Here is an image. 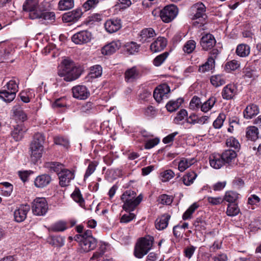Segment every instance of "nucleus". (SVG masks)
Returning <instances> with one entry per match:
<instances>
[{
  "label": "nucleus",
  "mask_w": 261,
  "mask_h": 261,
  "mask_svg": "<svg viewBox=\"0 0 261 261\" xmlns=\"http://www.w3.org/2000/svg\"><path fill=\"white\" fill-rule=\"evenodd\" d=\"M23 9L29 12V17L32 19H55V13L46 11L44 5L39 4L38 0H27L23 5Z\"/></svg>",
  "instance_id": "nucleus-1"
},
{
  "label": "nucleus",
  "mask_w": 261,
  "mask_h": 261,
  "mask_svg": "<svg viewBox=\"0 0 261 261\" xmlns=\"http://www.w3.org/2000/svg\"><path fill=\"white\" fill-rule=\"evenodd\" d=\"M58 75L63 77L64 81L71 82L78 79L81 74V69L75 66L74 63L68 59H64L59 67Z\"/></svg>",
  "instance_id": "nucleus-2"
},
{
  "label": "nucleus",
  "mask_w": 261,
  "mask_h": 261,
  "mask_svg": "<svg viewBox=\"0 0 261 261\" xmlns=\"http://www.w3.org/2000/svg\"><path fill=\"white\" fill-rule=\"evenodd\" d=\"M44 137L41 133H36L33 138L30 147L31 161L36 163L41 159L44 152Z\"/></svg>",
  "instance_id": "nucleus-3"
},
{
  "label": "nucleus",
  "mask_w": 261,
  "mask_h": 261,
  "mask_svg": "<svg viewBox=\"0 0 261 261\" xmlns=\"http://www.w3.org/2000/svg\"><path fill=\"white\" fill-rule=\"evenodd\" d=\"M192 10L194 14L191 19L193 20V25L197 28L203 27L205 24L206 18L205 5L202 3H197L193 6Z\"/></svg>",
  "instance_id": "nucleus-4"
},
{
  "label": "nucleus",
  "mask_w": 261,
  "mask_h": 261,
  "mask_svg": "<svg viewBox=\"0 0 261 261\" xmlns=\"http://www.w3.org/2000/svg\"><path fill=\"white\" fill-rule=\"evenodd\" d=\"M154 241L153 237L147 236L141 238L137 243L134 254L139 258H141L151 249Z\"/></svg>",
  "instance_id": "nucleus-5"
},
{
  "label": "nucleus",
  "mask_w": 261,
  "mask_h": 261,
  "mask_svg": "<svg viewBox=\"0 0 261 261\" xmlns=\"http://www.w3.org/2000/svg\"><path fill=\"white\" fill-rule=\"evenodd\" d=\"M4 88L5 89L0 91V98L10 102L15 98L18 91V83L15 80H10Z\"/></svg>",
  "instance_id": "nucleus-6"
},
{
  "label": "nucleus",
  "mask_w": 261,
  "mask_h": 261,
  "mask_svg": "<svg viewBox=\"0 0 261 261\" xmlns=\"http://www.w3.org/2000/svg\"><path fill=\"white\" fill-rule=\"evenodd\" d=\"M135 193L132 191H126L121 196V199L124 202L123 208L125 211H133L140 203L142 199L141 195L134 199Z\"/></svg>",
  "instance_id": "nucleus-7"
},
{
  "label": "nucleus",
  "mask_w": 261,
  "mask_h": 261,
  "mask_svg": "<svg viewBox=\"0 0 261 261\" xmlns=\"http://www.w3.org/2000/svg\"><path fill=\"white\" fill-rule=\"evenodd\" d=\"M32 210L36 216H43L48 211V204L45 198L38 197L32 202Z\"/></svg>",
  "instance_id": "nucleus-8"
},
{
  "label": "nucleus",
  "mask_w": 261,
  "mask_h": 261,
  "mask_svg": "<svg viewBox=\"0 0 261 261\" xmlns=\"http://www.w3.org/2000/svg\"><path fill=\"white\" fill-rule=\"evenodd\" d=\"M178 13V9L174 5L166 6L160 11V17L162 20L166 23L171 21L176 16Z\"/></svg>",
  "instance_id": "nucleus-9"
},
{
  "label": "nucleus",
  "mask_w": 261,
  "mask_h": 261,
  "mask_svg": "<svg viewBox=\"0 0 261 261\" xmlns=\"http://www.w3.org/2000/svg\"><path fill=\"white\" fill-rule=\"evenodd\" d=\"M170 91V88L167 84L160 85L154 90L153 97L157 102H160L164 98H167V95Z\"/></svg>",
  "instance_id": "nucleus-10"
},
{
  "label": "nucleus",
  "mask_w": 261,
  "mask_h": 261,
  "mask_svg": "<svg viewBox=\"0 0 261 261\" xmlns=\"http://www.w3.org/2000/svg\"><path fill=\"white\" fill-rule=\"evenodd\" d=\"M92 35L87 31H82L74 34L72 37V41L76 44H83L90 41Z\"/></svg>",
  "instance_id": "nucleus-11"
},
{
  "label": "nucleus",
  "mask_w": 261,
  "mask_h": 261,
  "mask_svg": "<svg viewBox=\"0 0 261 261\" xmlns=\"http://www.w3.org/2000/svg\"><path fill=\"white\" fill-rule=\"evenodd\" d=\"M30 210L28 204H22L18 207L14 212V218L16 222H23L27 218V214Z\"/></svg>",
  "instance_id": "nucleus-12"
},
{
  "label": "nucleus",
  "mask_w": 261,
  "mask_h": 261,
  "mask_svg": "<svg viewBox=\"0 0 261 261\" xmlns=\"http://www.w3.org/2000/svg\"><path fill=\"white\" fill-rule=\"evenodd\" d=\"M200 43L203 50H208L215 45L216 40L212 34L206 33L202 36Z\"/></svg>",
  "instance_id": "nucleus-13"
},
{
  "label": "nucleus",
  "mask_w": 261,
  "mask_h": 261,
  "mask_svg": "<svg viewBox=\"0 0 261 261\" xmlns=\"http://www.w3.org/2000/svg\"><path fill=\"white\" fill-rule=\"evenodd\" d=\"M237 93V87L234 84H229L223 88L221 95L224 99L230 100L233 99Z\"/></svg>",
  "instance_id": "nucleus-14"
},
{
  "label": "nucleus",
  "mask_w": 261,
  "mask_h": 261,
  "mask_svg": "<svg viewBox=\"0 0 261 261\" xmlns=\"http://www.w3.org/2000/svg\"><path fill=\"white\" fill-rule=\"evenodd\" d=\"M73 96L79 99H86L90 95V92L85 86L77 85L72 89Z\"/></svg>",
  "instance_id": "nucleus-15"
},
{
  "label": "nucleus",
  "mask_w": 261,
  "mask_h": 261,
  "mask_svg": "<svg viewBox=\"0 0 261 261\" xmlns=\"http://www.w3.org/2000/svg\"><path fill=\"white\" fill-rule=\"evenodd\" d=\"M80 246L81 250L88 252L94 249L97 246V240L94 237L81 240Z\"/></svg>",
  "instance_id": "nucleus-16"
},
{
  "label": "nucleus",
  "mask_w": 261,
  "mask_h": 261,
  "mask_svg": "<svg viewBox=\"0 0 261 261\" xmlns=\"http://www.w3.org/2000/svg\"><path fill=\"white\" fill-rule=\"evenodd\" d=\"M59 177L60 186L64 187L69 185L70 181L74 179V174L72 171L66 169L65 170H63L62 172H60Z\"/></svg>",
  "instance_id": "nucleus-17"
},
{
  "label": "nucleus",
  "mask_w": 261,
  "mask_h": 261,
  "mask_svg": "<svg viewBox=\"0 0 261 261\" xmlns=\"http://www.w3.org/2000/svg\"><path fill=\"white\" fill-rule=\"evenodd\" d=\"M167 44L166 39L163 37H158L150 45V49L152 53L163 50Z\"/></svg>",
  "instance_id": "nucleus-18"
},
{
  "label": "nucleus",
  "mask_w": 261,
  "mask_h": 261,
  "mask_svg": "<svg viewBox=\"0 0 261 261\" xmlns=\"http://www.w3.org/2000/svg\"><path fill=\"white\" fill-rule=\"evenodd\" d=\"M105 28L108 33H115L121 28V21L118 19H109L105 23Z\"/></svg>",
  "instance_id": "nucleus-19"
},
{
  "label": "nucleus",
  "mask_w": 261,
  "mask_h": 261,
  "mask_svg": "<svg viewBox=\"0 0 261 261\" xmlns=\"http://www.w3.org/2000/svg\"><path fill=\"white\" fill-rule=\"evenodd\" d=\"M121 43L119 40H115L105 45L101 49V53L103 55H111L119 49Z\"/></svg>",
  "instance_id": "nucleus-20"
},
{
  "label": "nucleus",
  "mask_w": 261,
  "mask_h": 261,
  "mask_svg": "<svg viewBox=\"0 0 261 261\" xmlns=\"http://www.w3.org/2000/svg\"><path fill=\"white\" fill-rule=\"evenodd\" d=\"M156 35L155 31L151 28L143 29L140 33L139 40L142 43L150 42Z\"/></svg>",
  "instance_id": "nucleus-21"
},
{
  "label": "nucleus",
  "mask_w": 261,
  "mask_h": 261,
  "mask_svg": "<svg viewBox=\"0 0 261 261\" xmlns=\"http://www.w3.org/2000/svg\"><path fill=\"white\" fill-rule=\"evenodd\" d=\"M140 77V73L136 67L127 69L124 73V79L127 83H133Z\"/></svg>",
  "instance_id": "nucleus-22"
},
{
  "label": "nucleus",
  "mask_w": 261,
  "mask_h": 261,
  "mask_svg": "<svg viewBox=\"0 0 261 261\" xmlns=\"http://www.w3.org/2000/svg\"><path fill=\"white\" fill-rule=\"evenodd\" d=\"M82 15V11L80 9H75L72 11L65 13L62 17L63 21L69 22L76 21L81 17Z\"/></svg>",
  "instance_id": "nucleus-23"
},
{
  "label": "nucleus",
  "mask_w": 261,
  "mask_h": 261,
  "mask_svg": "<svg viewBox=\"0 0 261 261\" xmlns=\"http://www.w3.org/2000/svg\"><path fill=\"white\" fill-rule=\"evenodd\" d=\"M259 113L258 107L254 104H250L244 110L243 116L245 119H250L258 115Z\"/></svg>",
  "instance_id": "nucleus-24"
},
{
  "label": "nucleus",
  "mask_w": 261,
  "mask_h": 261,
  "mask_svg": "<svg viewBox=\"0 0 261 261\" xmlns=\"http://www.w3.org/2000/svg\"><path fill=\"white\" fill-rule=\"evenodd\" d=\"M51 178L47 174H43L38 176L35 179L34 185L39 188H43L46 187L51 181Z\"/></svg>",
  "instance_id": "nucleus-25"
},
{
  "label": "nucleus",
  "mask_w": 261,
  "mask_h": 261,
  "mask_svg": "<svg viewBox=\"0 0 261 261\" xmlns=\"http://www.w3.org/2000/svg\"><path fill=\"white\" fill-rule=\"evenodd\" d=\"M222 160L224 161V164H226L228 165L234 164V161L237 157V153L232 149L226 150L221 154Z\"/></svg>",
  "instance_id": "nucleus-26"
},
{
  "label": "nucleus",
  "mask_w": 261,
  "mask_h": 261,
  "mask_svg": "<svg viewBox=\"0 0 261 261\" xmlns=\"http://www.w3.org/2000/svg\"><path fill=\"white\" fill-rule=\"evenodd\" d=\"M209 162L211 166L216 169H219L225 165L220 154H211L209 158Z\"/></svg>",
  "instance_id": "nucleus-27"
},
{
  "label": "nucleus",
  "mask_w": 261,
  "mask_h": 261,
  "mask_svg": "<svg viewBox=\"0 0 261 261\" xmlns=\"http://www.w3.org/2000/svg\"><path fill=\"white\" fill-rule=\"evenodd\" d=\"M26 129L22 125H17L14 127L11 133V136L15 141L21 140L24 135Z\"/></svg>",
  "instance_id": "nucleus-28"
},
{
  "label": "nucleus",
  "mask_w": 261,
  "mask_h": 261,
  "mask_svg": "<svg viewBox=\"0 0 261 261\" xmlns=\"http://www.w3.org/2000/svg\"><path fill=\"white\" fill-rule=\"evenodd\" d=\"M170 219L169 214H165L160 218L157 219L155 221V227L159 230H163L166 228L168 224V221Z\"/></svg>",
  "instance_id": "nucleus-29"
},
{
  "label": "nucleus",
  "mask_w": 261,
  "mask_h": 261,
  "mask_svg": "<svg viewBox=\"0 0 261 261\" xmlns=\"http://www.w3.org/2000/svg\"><path fill=\"white\" fill-rule=\"evenodd\" d=\"M184 102V99L179 98L176 100L169 101L166 105V108L168 111L173 112L177 110Z\"/></svg>",
  "instance_id": "nucleus-30"
},
{
  "label": "nucleus",
  "mask_w": 261,
  "mask_h": 261,
  "mask_svg": "<svg viewBox=\"0 0 261 261\" xmlns=\"http://www.w3.org/2000/svg\"><path fill=\"white\" fill-rule=\"evenodd\" d=\"M196 162L195 158L187 159L182 158L178 163V169L180 171L183 172Z\"/></svg>",
  "instance_id": "nucleus-31"
},
{
  "label": "nucleus",
  "mask_w": 261,
  "mask_h": 261,
  "mask_svg": "<svg viewBox=\"0 0 261 261\" xmlns=\"http://www.w3.org/2000/svg\"><path fill=\"white\" fill-rule=\"evenodd\" d=\"M250 52V46L246 44H240L237 47L236 54L241 57H246Z\"/></svg>",
  "instance_id": "nucleus-32"
},
{
  "label": "nucleus",
  "mask_w": 261,
  "mask_h": 261,
  "mask_svg": "<svg viewBox=\"0 0 261 261\" xmlns=\"http://www.w3.org/2000/svg\"><path fill=\"white\" fill-rule=\"evenodd\" d=\"M45 167L52 171L57 173L59 175L60 172L65 170L64 165L59 162H48L45 164Z\"/></svg>",
  "instance_id": "nucleus-33"
},
{
  "label": "nucleus",
  "mask_w": 261,
  "mask_h": 261,
  "mask_svg": "<svg viewBox=\"0 0 261 261\" xmlns=\"http://www.w3.org/2000/svg\"><path fill=\"white\" fill-rule=\"evenodd\" d=\"M102 72V69L101 66L99 65H94L90 68L88 78L89 80L97 78L101 75Z\"/></svg>",
  "instance_id": "nucleus-34"
},
{
  "label": "nucleus",
  "mask_w": 261,
  "mask_h": 261,
  "mask_svg": "<svg viewBox=\"0 0 261 261\" xmlns=\"http://www.w3.org/2000/svg\"><path fill=\"white\" fill-rule=\"evenodd\" d=\"M258 129L254 126H249L246 129V137L252 141H255L258 138Z\"/></svg>",
  "instance_id": "nucleus-35"
},
{
  "label": "nucleus",
  "mask_w": 261,
  "mask_h": 261,
  "mask_svg": "<svg viewBox=\"0 0 261 261\" xmlns=\"http://www.w3.org/2000/svg\"><path fill=\"white\" fill-rule=\"evenodd\" d=\"M217 101L216 98L212 96L210 97L206 101L201 105V111L206 113L210 111L214 106Z\"/></svg>",
  "instance_id": "nucleus-36"
},
{
  "label": "nucleus",
  "mask_w": 261,
  "mask_h": 261,
  "mask_svg": "<svg viewBox=\"0 0 261 261\" xmlns=\"http://www.w3.org/2000/svg\"><path fill=\"white\" fill-rule=\"evenodd\" d=\"M214 60L212 58H208L207 61L199 67V71L205 72L213 69L215 67Z\"/></svg>",
  "instance_id": "nucleus-37"
},
{
  "label": "nucleus",
  "mask_w": 261,
  "mask_h": 261,
  "mask_svg": "<svg viewBox=\"0 0 261 261\" xmlns=\"http://www.w3.org/2000/svg\"><path fill=\"white\" fill-rule=\"evenodd\" d=\"M13 186L9 182H4L0 183V189L2 195L4 196H9L13 191Z\"/></svg>",
  "instance_id": "nucleus-38"
},
{
  "label": "nucleus",
  "mask_w": 261,
  "mask_h": 261,
  "mask_svg": "<svg viewBox=\"0 0 261 261\" xmlns=\"http://www.w3.org/2000/svg\"><path fill=\"white\" fill-rule=\"evenodd\" d=\"M74 0H60L58 3V8L61 11H66L73 8Z\"/></svg>",
  "instance_id": "nucleus-39"
},
{
  "label": "nucleus",
  "mask_w": 261,
  "mask_h": 261,
  "mask_svg": "<svg viewBox=\"0 0 261 261\" xmlns=\"http://www.w3.org/2000/svg\"><path fill=\"white\" fill-rule=\"evenodd\" d=\"M240 212V208L237 204L229 203L227 205L226 213L228 216L234 217L238 215Z\"/></svg>",
  "instance_id": "nucleus-40"
},
{
  "label": "nucleus",
  "mask_w": 261,
  "mask_h": 261,
  "mask_svg": "<svg viewBox=\"0 0 261 261\" xmlns=\"http://www.w3.org/2000/svg\"><path fill=\"white\" fill-rule=\"evenodd\" d=\"M71 197L72 198L73 200L76 202L78 203L81 207L84 206V200L79 188H76L74 190V191L71 194Z\"/></svg>",
  "instance_id": "nucleus-41"
},
{
  "label": "nucleus",
  "mask_w": 261,
  "mask_h": 261,
  "mask_svg": "<svg viewBox=\"0 0 261 261\" xmlns=\"http://www.w3.org/2000/svg\"><path fill=\"white\" fill-rule=\"evenodd\" d=\"M239 194L234 191H227L225 193L223 199V201L225 200L226 201L230 203H234V202L238 199Z\"/></svg>",
  "instance_id": "nucleus-42"
},
{
  "label": "nucleus",
  "mask_w": 261,
  "mask_h": 261,
  "mask_svg": "<svg viewBox=\"0 0 261 261\" xmlns=\"http://www.w3.org/2000/svg\"><path fill=\"white\" fill-rule=\"evenodd\" d=\"M197 177V174L193 171L187 173L184 176L182 181L186 186H190L192 184Z\"/></svg>",
  "instance_id": "nucleus-43"
},
{
  "label": "nucleus",
  "mask_w": 261,
  "mask_h": 261,
  "mask_svg": "<svg viewBox=\"0 0 261 261\" xmlns=\"http://www.w3.org/2000/svg\"><path fill=\"white\" fill-rule=\"evenodd\" d=\"M211 82L213 86L218 87L224 84L225 81L222 76L216 75L211 77Z\"/></svg>",
  "instance_id": "nucleus-44"
},
{
  "label": "nucleus",
  "mask_w": 261,
  "mask_h": 261,
  "mask_svg": "<svg viewBox=\"0 0 261 261\" xmlns=\"http://www.w3.org/2000/svg\"><path fill=\"white\" fill-rule=\"evenodd\" d=\"M206 222L202 217L197 218L193 223L195 230L202 231L206 229Z\"/></svg>",
  "instance_id": "nucleus-45"
},
{
  "label": "nucleus",
  "mask_w": 261,
  "mask_h": 261,
  "mask_svg": "<svg viewBox=\"0 0 261 261\" xmlns=\"http://www.w3.org/2000/svg\"><path fill=\"white\" fill-rule=\"evenodd\" d=\"M256 71L253 67L245 66L243 70V76L245 78L251 79L255 75Z\"/></svg>",
  "instance_id": "nucleus-46"
},
{
  "label": "nucleus",
  "mask_w": 261,
  "mask_h": 261,
  "mask_svg": "<svg viewBox=\"0 0 261 261\" xmlns=\"http://www.w3.org/2000/svg\"><path fill=\"white\" fill-rule=\"evenodd\" d=\"M65 238L61 236L51 237L49 243L55 246L62 247L64 245Z\"/></svg>",
  "instance_id": "nucleus-47"
},
{
  "label": "nucleus",
  "mask_w": 261,
  "mask_h": 261,
  "mask_svg": "<svg viewBox=\"0 0 261 261\" xmlns=\"http://www.w3.org/2000/svg\"><path fill=\"white\" fill-rule=\"evenodd\" d=\"M196 42L193 40L188 41L184 46L183 50L185 53L190 54L193 51L196 47Z\"/></svg>",
  "instance_id": "nucleus-48"
},
{
  "label": "nucleus",
  "mask_w": 261,
  "mask_h": 261,
  "mask_svg": "<svg viewBox=\"0 0 261 261\" xmlns=\"http://www.w3.org/2000/svg\"><path fill=\"white\" fill-rule=\"evenodd\" d=\"M13 111V113L16 118L19 119L21 121H24L27 119L26 114L20 107H14Z\"/></svg>",
  "instance_id": "nucleus-49"
},
{
  "label": "nucleus",
  "mask_w": 261,
  "mask_h": 261,
  "mask_svg": "<svg viewBox=\"0 0 261 261\" xmlns=\"http://www.w3.org/2000/svg\"><path fill=\"white\" fill-rule=\"evenodd\" d=\"M169 55L168 52H164L155 58L153 60V64L155 66H160L167 59Z\"/></svg>",
  "instance_id": "nucleus-50"
},
{
  "label": "nucleus",
  "mask_w": 261,
  "mask_h": 261,
  "mask_svg": "<svg viewBox=\"0 0 261 261\" xmlns=\"http://www.w3.org/2000/svg\"><path fill=\"white\" fill-rule=\"evenodd\" d=\"M201 102L200 98L196 96H194L190 102V108L192 110H196L201 108Z\"/></svg>",
  "instance_id": "nucleus-51"
},
{
  "label": "nucleus",
  "mask_w": 261,
  "mask_h": 261,
  "mask_svg": "<svg viewBox=\"0 0 261 261\" xmlns=\"http://www.w3.org/2000/svg\"><path fill=\"white\" fill-rule=\"evenodd\" d=\"M99 2V0H87L85 2L83 7L85 11L95 8Z\"/></svg>",
  "instance_id": "nucleus-52"
},
{
  "label": "nucleus",
  "mask_w": 261,
  "mask_h": 261,
  "mask_svg": "<svg viewBox=\"0 0 261 261\" xmlns=\"http://www.w3.org/2000/svg\"><path fill=\"white\" fill-rule=\"evenodd\" d=\"M51 229L54 231H63L67 229L66 223L63 221H59L53 224Z\"/></svg>",
  "instance_id": "nucleus-53"
},
{
  "label": "nucleus",
  "mask_w": 261,
  "mask_h": 261,
  "mask_svg": "<svg viewBox=\"0 0 261 261\" xmlns=\"http://www.w3.org/2000/svg\"><path fill=\"white\" fill-rule=\"evenodd\" d=\"M197 207L198 205L195 203L191 205L188 208V209L182 215V219L185 220L190 219L191 215Z\"/></svg>",
  "instance_id": "nucleus-54"
},
{
  "label": "nucleus",
  "mask_w": 261,
  "mask_h": 261,
  "mask_svg": "<svg viewBox=\"0 0 261 261\" xmlns=\"http://www.w3.org/2000/svg\"><path fill=\"white\" fill-rule=\"evenodd\" d=\"M160 176L162 181L166 182L174 177V173L171 170H167L161 173Z\"/></svg>",
  "instance_id": "nucleus-55"
},
{
  "label": "nucleus",
  "mask_w": 261,
  "mask_h": 261,
  "mask_svg": "<svg viewBox=\"0 0 261 261\" xmlns=\"http://www.w3.org/2000/svg\"><path fill=\"white\" fill-rule=\"evenodd\" d=\"M226 118V116L223 113H220L216 119L213 122V126L215 128H220Z\"/></svg>",
  "instance_id": "nucleus-56"
},
{
  "label": "nucleus",
  "mask_w": 261,
  "mask_h": 261,
  "mask_svg": "<svg viewBox=\"0 0 261 261\" xmlns=\"http://www.w3.org/2000/svg\"><path fill=\"white\" fill-rule=\"evenodd\" d=\"M97 164L96 162H91L86 169L85 175L84 180L89 177L92 173L94 172L96 170Z\"/></svg>",
  "instance_id": "nucleus-57"
},
{
  "label": "nucleus",
  "mask_w": 261,
  "mask_h": 261,
  "mask_svg": "<svg viewBox=\"0 0 261 261\" xmlns=\"http://www.w3.org/2000/svg\"><path fill=\"white\" fill-rule=\"evenodd\" d=\"M240 66V63L234 60L227 62L225 65V68L227 70L233 71L237 69Z\"/></svg>",
  "instance_id": "nucleus-58"
},
{
  "label": "nucleus",
  "mask_w": 261,
  "mask_h": 261,
  "mask_svg": "<svg viewBox=\"0 0 261 261\" xmlns=\"http://www.w3.org/2000/svg\"><path fill=\"white\" fill-rule=\"evenodd\" d=\"M125 46L127 51L130 54L137 52L139 48V46L135 42L127 43Z\"/></svg>",
  "instance_id": "nucleus-59"
},
{
  "label": "nucleus",
  "mask_w": 261,
  "mask_h": 261,
  "mask_svg": "<svg viewBox=\"0 0 261 261\" xmlns=\"http://www.w3.org/2000/svg\"><path fill=\"white\" fill-rule=\"evenodd\" d=\"M226 144L227 146L232 147L234 149H238L240 146L239 141L233 137H230L226 140Z\"/></svg>",
  "instance_id": "nucleus-60"
},
{
  "label": "nucleus",
  "mask_w": 261,
  "mask_h": 261,
  "mask_svg": "<svg viewBox=\"0 0 261 261\" xmlns=\"http://www.w3.org/2000/svg\"><path fill=\"white\" fill-rule=\"evenodd\" d=\"M173 200V198L172 196L166 194L161 195L159 198V201L163 204L170 205L172 203Z\"/></svg>",
  "instance_id": "nucleus-61"
},
{
  "label": "nucleus",
  "mask_w": 261,
  "mask_h": 261,
  "mask_svg": "<svg viewBox=\"0 0 261 261\" xmlns=\"http://www.w3.org/2000/svg\"><path fill=\"white\" fill-rule=\"evenodd\" d=\"M188 115L187 111L185 109L180 110L177 114L176 116L174 119V122L176 124H178L180 121L184 119L185 117Z\"/></svg>",
  "instance_id": "nucleus-62"
},
{
  "label": "nucleus",
  "mask_w": 261,
  "mask_h": 261,
  "mask_svg": "<svg viewBox=\"0 0 261 261\" xmlns=\"http://www.w3.org/2000/svg\"><path fill=\"white\" fill-rule=\"evenodd\" d=\"M207 200L211 205H217L221 204L223 201V199L221 197H208Z\"/></svg>",
  "instance_id": "nucleus-63"
},
{
  "label": "nucleus",
  "mask_w": 261,
  "mask_h": 261,
  "mask_svg": "<svg viewBox=\"0 0 261 261\" xmlns=\"http://www.w3.org/2000/svg\"><path fill=\"white\" fill-rule=\"evenodd\" d=\"M260 200V198L255 194L251 195L248 198L247 203L249 205L253 206L254 205H256L257 203L259 202Z\"/></svg>",
  "instance_id": "nucleus-64"
}]
</instances>
